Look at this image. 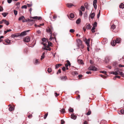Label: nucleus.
Here are the masks:
<instances>
[{
	"mask_svg": "<svg viewBox=\"0 0 124 124\" xmlns=\"http://www.w3.org/2000/svg\"><path fill=\"white\" fill-rule=\"evenodd\" d=\"M53 31V29L51 27V28H48L46 29V32L47 33H49L50 34V38L49 39L50 41L52 40V39H54L55 41H56V39L55 37V35L54 34H53L52 35V33Z\"/></svg>",
	"mask_w": 124,
	"mask_h": 124,
	"instance_id": "f257e3e1",
	"label": "nucleus"
},
{
	"mask_svg": "<svg viewBox=\"0 0 124 124\" xmlns=\"http://www.w3.org/2000/svg\"><path fill=\"white\" fill-rule=\"evenodd\" d=\"M111 73L116 75L119 74L122 77L124 78V74L122 72H120L119 71V69L118 68L115 69L114 71L111 72Z\"/></svg>",
	"mask_w": 124,
	"mask_h": 124,
	"instance_id": "f03ea898",
	"label": "nucleus"
},
{
	"mask_svg": "<svg viewBox=\"0 0 124 124\" xmlns=\"http://www.w3.org/2000/svg\"><path fill=\"white\" fill-rule=\"evenodd\" d=\"M121 41V39L120 38H118L116 39V40H114L111 43V45L112 46H114L116 43H120Z\"/></svg>",
	"mask_w": 124,
	"mask_h": 124,
	"instance_id": "7ed1b4c3",
	"label": "nucleus"
},
{
	"mask_svg": "<svg viewBox=\"0 0 124 124\" xmlns=\"http://www.w3.org/2000/svg\"><path fill=\"white\" fill-rule=\"evenodd\" d=\"M77 45L78 47L79 48H83L84 47V46L82 44V41L80 39H78L77 40Z\"/></svg>",
	"mask_w": 124,
	"mask_h": 124,
	"instance_id": "20e7f679",
	"label": "nucleus"
},
{
	"mask_svg": "<svg viewBox=\"0 0 124 124\" xmlns=\"http://www.w3.org/2000/svg\"><path fill=\"white\" fill-rule=\"evenodd\" d=\"M97 70V69L93 66H90L88 68V70H89L96 71Z\"/></svg>",
	"mask_w": 124,
	"mask_h": 124,
	"instance_id": "39448f33",
	"label": "nucleus"
},
{
	"mask_svg": "<svg viewBox=\"0 0 124 124\" xmlns=\"http://www.w3.org/2000/svg\"><path fill=\"white\" fill-rule=\"evenodd\" d=\"M90 39L89 38L88 39H87L86 38H85L84 40V41L85 42V43L86 44L87 46H90L89 43L90 41Z\"/></svg>",
	"mask_w": 124,
	"mask_h": 124,
	"instance_id": "423d86ee",
	"label": "nucleus"
},
{
	"mask_svg": "<svg viewBox=\"0 0 124 124\" xmlns=\"http://www.w3.org/2000/svg\"><path fill=\"white\" fill-rule=\"evenodd\" d=\"M23 41L25 42H28L30 41V38L29 37L27 36L24 39Z\"/></svg>",
	"mask_w": 124,
	"mask_h": 124,
	"instance_id": "0eeeda50",
	"label": "nucleus"
},
{
	"mask_svg": "<svg viewBox=\"0 0 124 124\" xmlns=\"http://www.w3.org/2000/svg\"><path fill=\"white\" fill-rule=\"evenodd\" d=\"M29 31V30H28L26 31H25L21 32V33L20 34V36H23L27 34L26 32H28Z\"/></svg>",
	"mask_w": 124,
	"mask_h": 124,
	"instance_id": "6e6552de",
	"label": "nucleus"
},
{
	"mask_svg": "<svg viewBox=\"0 0 124 124\" xmlns=\"http://www.w3.org/2000/svg\"><path fill=\"white\" fill-rule=\"evenodd\" d=\"M20 33H15L14 34H12L11 35V37L12 38H14L16 37H18L20 36Z\"/></svg>",
	"mask_w": 124,
	"mask_h": 124,
	"instance_id": "1a4fd4ad",
	"label": "nucleus"
},
{
	"mask_svg": "<svg viewBox=\"0 0 124 124\" xmlns=\"http://www.w3.org/2000/svg\"><path fill=\"white\" fill-rule=\"evenodd\" d=\"M31 18H32L34 19H38L39 20H41L42 19V18L41 17V16H39V17H38V16H34L33 17H31Z\"/></svg>",
	"mask_w": 124,
	"mask_h": 124,
	"instance_id": "9d476101",
	"label": "nucleus"
},
{
	"mask_svg": "<svg viewBox=\"0 0 124 124\" xmlns=\"http://www.w3.org/2000/svg\"><path fill=\"white\" fill-rule=\"evenodd\" d=\"M2 21H3V23H4L6 25H8L9 24V23L8 21H7L5 19L2 20Z\"/></svg>",
	"mask_w": 124,
	"mask_h": 124,
	"instance_id": "9b49d317",
	"label": "nucleus"
},
{
	"mask_svg": "<svg viewBox=\"0 0 124 124\" xmlns=\"http://www.w3.org/2000/svg\"><path fill=\"white\" fill-rule=\"evenodd\" d=\"M61 79L63 81H65L67 79V78L66 76H63L60 77Z\"/></svg>",
	"mask_w": 124,
	"mask_h": 124,
	"instance_id": "f8f14e48",
	"label": "nucleus"
},
{
	"mask_svg": "<svg viewBox=\"0 0 124 124\" xmlns=\"http://www.w3.org/2000/svg\"><path fill=\"white\" fill-rule=\"evenodd\" d=\"M71 118L74 120H75L77 118V116L74 114H71Z\"/></svg>",
	"mask_w": 124,
	"mask_h": 124,
	"instance_id": "ddd939ff",
	"label": "nucleus"
},
{
	"mask_svg": "<svg viewBox=\"0 0 124 124\" xmlns=\"http://www.w3.org/2000/svg\"><path fill=\"white\" fill-rule=\"evenodd\" d=\"M90 17L91 19H93L94 17L95 16V13H93L90 14Z\"/></svg>",
	"mask_w": 124,
	"mask_h": 124,
	"instance_id": "4468645a",
	"label": "nucleus"
},
{
	"mask_svg": "<svg viewBox=\"0 0 124 124\" xmlns=\"http://www.w3.org/2000/svg\"><path fill=\"white\" fill-rule=\"evenodd\" d=\"M67 5L69 8H71L72 6H74V5L72 3H68L67 4Z\"/></svg>",
	"mask_w": 124,
	"mask_h": 124,
	"instance_id": "2eb2a0df",
	"label": "nucleus"
},
{
	"mask_svg": "<svg viewBox=\"0 0 124 124\" xmlns=\"http://www.w3.org/2000/svg\"><path fill=\"white\" fill-rule=\"evenodd\" d=\"M86 28L87 29H90L91 28L90 25L89 24H88L86 26Z\"/></svg>",
	"mask_w": 124,
	"mask_h": 124,
	"instance_id": "dca6fc26",
	"label": "nucleus"
},
{
	"mask_svg": "<svg viewBox=\"0 0 124 124\" xmlns=\"http://www.w3.org/2000/svg\"><path fill=\"white\" fill-rule=\"evenodd\" d=\"M119 7L120 8H124V4L122 3H121L119 5Z\"/></svg>",
	"mask_w": 124,
	"mask_h": 124,
	"instance_id": "f3484780",
	"label": "nucleus"
},
{
	"mask_svg": "<svg viewBox=\"0 0 124 124\" xmlns=\"http://www.w3.org/2000/svg\"><path fill=\"white\" fill-rule=\"evenodd\" d=\"M25 19L24 16H22L21 17H20L18 18V20H23Z\"/></svg>",
	"mask_w": 124,
	"mask_h": 124,
	"instance_id": "a211bd4d",
	"label": "nucleus"
},
{
	"mask_svg": "<svg viewBox=\"0 0 124 124\" xmlns=\"http://www.w3.org/2000/svg\"><path fill=\"white\" fill-rule=\"evenodd\" d=\"M44 25V23L41 24L39 25H37L36 24H35V26L36 27H39L41 26L42 25Z\"/></svg>",
	"mask_w": 124,
	"mask_h": 124,
	"instance_id": "6ab92c4d",
	"label": "nucleus"
},
{
	"mask_svg": "<svg viewBox=\"0 0 124 124\" xmlns=\"http://www.w3.org/2000/svg\"><path fill=\"white\" fill-rule=\"evenodd\" d=\"M81 21V19L80 18L78 19L76 21V23L77 24H79Z\"/></svg>",
	"mask_w": 124,
	"mask_h": 124,
	"instance_id": "aec40b11",
	"label": "nucleus"
},
{
	"mask_svg": "<svg viewBox=\"0 0 124 124\" xmlns=\"http://www.w3.org/2000/svg\"><path fill=\"white\" fill-rule=\"evenodd\" d=\"M70 17L71 18H73L74 17V15L73 14L71 13L70 15Z\"/></svg>",
	"mask_w": 124,
	"mask_h": 124,
	"instance_id": "412c9836",
	"label": "nucleus"
},
{
	"mask_svg": "<svg viewBox=\"0 0 124 124\" xmlns=\"http://www.w3.org/2000/svg\"><path fill=\"white\" fill-rule=\"evenodd\" d=\"M8 13H4L2 14V15L4 17H5L8 14Z\"/></svg>",
	"mask_w": 124,
	"mask_h": 124,
	"instance_id": "4be33fe9",
	"label": "nucleus"
},
{
	"mask_svg": "<svg viewBox=\"0 0 124 124\" xmlns=\"http://www.w3.org/2000/svg\"><path fill=\"white\" fill-rule=\"evenodd\" d=\"M62 65V64H56V68L57 69V68L59 67Z\"/></svg>",
	"mask_w": 124,
	"mask_h": 124,
	"instance_id": "5701e85b",
	"label": "nucleus"
},
{
	"mask_svg": "<svg viewBox=\"0 0 124 124\" xmlns=\"http://www.w3.org/2000/svg\"><path fill=\"white\" fill-rule=\"evenodd\" d=\"M95 27H94V26H93L92 29L91 30V31L92 32H95Z\"/></svg>",
	"mask_w": 124,
	"mask_h": 124,
	"instance_id": "b1692460",
	"label": "nucleus"
},
{
	"mask_svg": "<svg viewBox=\"0 0 124 124\" xmlns=\"http://www.w3.org/2000/svg\"><path fill=\"white\" fill-rule=\"evenodd\" d=\"M97 3H93V5L94 8L95 9H96L97 8V6L96 5Z\"/></svg>",
	"mask_w": 124,
	"mask_h": 124,
	"instance_id": "393cba45",
	"label": "nucleus"
},
{
	"mask_svg": "<svg viewBox=\"0 0 124 124\" xmlns=\"http://www.w3.org/2000/svg\"><path fill=\"white\" fill-rule=\"evenodd\" d=\"M5 41L8 44L10 43V40L8 39H6Z\"/></svg>",
	"mask_w": 124,
	"mask_h": 124,
	"instance_id": "a878e982",
	"label": "nucleus"
},
{
	"mask_svg": "<svg viewBox=\"0 0 124 124\" xmlns=\"http://www.w3.org/2000/svg\"><path fill=\"white\" fill-rule=\"evenodd\" d=\"M29 19L28 18L26 19H25L24 20H23V23L25 22H29Z\"/></svg>",
	"mask_w": 124,
	"mask_h": 124,
	"instance_id": "bb28decb",
	"label": "nucleus"
},
{
	"mask_svg": "<svg viewBox=\"0 0 124 124\" xmlns=\"http://www.w3.org/2000/svg\"><path fill=\"white\" fill-rule=\"evenodd\" d=\"M14 108L13 107H11L9 108V110L10 111H11L14 109Z\"/></svg>",
	"mask_w": 124,
	"mask_h": 124,
	"instance_id": "cd10ccee",
	"label": "nucleus"
},
{
	"mask_svg": "<svg viewBox=\"0 0 124 124\" xmlns=\"http://www.w3.org/2000/svg\"><path fill=\"white\" fill-rule=\"evenodd\" d=\"M60 111L61 113H64L65 112V109L64 108H62L60 110Z\"/></svg>",
	"mask_w": 124,
	"mask_h": 124,
	"instance_id": "c85d7f7f",
	"label": "nucleus"
},
{
	"mask_svg": "<svg viewBox=\"0 0 124 124\" xmlns=\"http://www.w3.org/2000/svg\"><path fill=\"white\" fill-rule=\"evenodd\" d=\"M13 11L15 15V16H16L17 14V11L15 10H14Z\"/></svg>",
	"mask_w": 124,
	"mask_h": 124,
	"instance_id": "c756f323",
	"label": "nucleus"
},
{
	"mask_svg": "<svg viewBox=\"0 0 124 124\" xmlns=\"http://www.w3.org/2000/svg\"><path fill=\"white\" fill-rule=\"evenodd\" d=\"M116 26L114 24H113L111 26V28L112 29H113V30L115 29L116 28Z\"/></svg>",
	"mask_w": 124,
	"mask_h": 124,
	"instance_id": "7c9ffc66",
	"label": "nucleus"
},
{
	"mask_svg": "<svg viewBox=\"0 0 124 124\" xmlns=\"http://www.w3.org/2000/svg\"><path fill=\"white\" fill-rule=\"evenodd\" d=\"M80 9L83 11H84L85 10V8L83 6H82L80 7Z\"/></svg>",
	"mask_w": 124,
	"mask_h": 124,
	"instance_id": "2f4dec72",
	"label": "nucleus"
},
{
	"mask_svg": "<svg viewBox=\"0 0 124 124\" xmlns=\"http://www.w3.org/2000/svg\"><path fill=\"white\" fill-rule=\"evenodd\" d=\"M69 111L70 112H73L74 111V110L72 108H70L69 109Z\"/></svg>",
	"mask_w": 124,
	"mask_h": 124,
	"instance_id": "473e14b6",
	"label": "nucleus"
},
{
	"mask_svg": "<svg viewBox=\"0 0 124 124\" xmlns=\"http://www.w3.org/2000/svg\"><path fill=\"white\" fill-rule=\"evenodd\" d=\"M35 63L36 64H38L39 63V60L37 59L35 61Z\"/></svg>",
	"mask_w": 124,
	"mask_h": 124,
	"instance_id": "72a5a7b5",
	"label": "nucleus"
},
{
	"mask_svg": "<svg viewBox=\"0 0 124 124\" xmlns=\"http://www.w3.org/2000/svg\"><path fill=\"white\" fill-rule=\"evenodd\" d=\"M91 113V111L90 110H89L88 112L86 113V114L87 115H90Z\"/></svg>",
	"mask_w": 124,
	"mask_h": 124,
	"instance_id": "f704fd0d",
	"label": "nucleus"
},
{
	"mask_svg": "<svg viewBox=\"0 0 124 124\" xmlns=\"http://www.w3.org/2000/svg\"><path fill=\"white\" fill-rule=\"evenodd\" d=\"M52 70V69L51 68H48V70H47V71L48 72H49V73Z\"/></svg>",
	"mask_w": 124,
	"mask_h": 124,
	"instance_id": "c9c22d12",
	"label": "nucleus"
},
{
	"mask_svg": "<svg viewBox=\"0 0 124 124\" xmlns=\"http://www.w3.org/2000/svg\"><path fill=\"white\" fill-rule=\"evenodd\" d=\"M100 73H104V74H106V72L105 71H100Z\"/></svg>",
	"mask_w": 124,
	"mask_h": 124,
	"instance_id": "e433bc0d",
	"label": "nucleus"
},
{
	"mask_svg": "<svg viewBox=\"0 0 124 124\" xmlns=\"http://www.w3.org/2000/svg\"><path fill=\"white\" fill-rule=\"evenodd\" d=\"M35 19H29V22H35Z\"/></svg>",
	"mask_w": 124,
	"mask_h": 124,
	"instance_id": "4c0bfd02",
	"label": "nucleus"
},
{
	"mask_svg": "<svg viewBox=\"0 0 124 124\" xmlns=\"http://www.w3.org/2000/svg\"><path fill=\"white\" fill-rule=\"evenodd\" d=\"M97 23L96 22H95L93 24V26H94V27H95L97 26Z\"/></svg>",
	"mask_w": 124,
	"mask_h": 124,
	"instance_id": "58836bf2",
	"label": "nucleus"
},
{
	"mask_svg": "<svg viewBox=\"0 0 124 124\" xmlns=\"http://www.w3.org/2000/svg\"><path fill=\"white\" fill-rule=\"evenodd\" d=\"M70 32L71 33H73L75 32V31L74 29H70Z\"/></svg>",
	"mask_w": 124,
	"mask_h": 124,
	"instance_id": "ea45409f",
	"label": "nucleus"
},
{
	"mask_svg": "<svg viewBox=\"0 0 124 124\" xmlns=\"http://www.w3.org/2000/svg\"><path fill=\"white\" fill-rule=\"evenodd\" d=\"M4 38V36H0V42H1L2 40L1 39L2 38Z\"/></svg>",
	"mask_w": 124,
	"mask_h": 124,
	"instance_id": "a19ab883",
	"label": "nucleus"
},
{
	"mask_svg": "<svg viewBox=\"0 0 124 124\" xmlns=\"http://www.w3.org/2000/svg\"><path fill=\"white\" fill-rule=\"evenodd\" d=\"M66 62L67 63V64L69 66H70V64L69 61L68 60H67Z\"/></svg>",
	"mask_w": 124,
	"mask_h": 124,
	"instance_id": "79ce46f5",
	"label": "nucleus"
},
{
	"mask_svg": "<svg viewBox=\"0 0 124 124\" xmlns=\"http://www.w3.org/2000/svg\"><path fill=\"white\" fill-rule=\"evenodd\" d=\"M88 4L87 3H85L84 5V6L86 8H88Z\"/></svg>",
	"mask_w": 124,
	"mask_h": 124,
	"instance_id": "37998d69",
	"label": "nucleus"
},
{
	"mask_svg": "<svg viewBox=\"0 0 124 124\" xmlns=\"http://www.w3.org/2000/svg\"><path fill=\"white\" fill-rule=\"evenodd\" d=\"M47 115H48V113H47L45 115H44V119H46V117L47 116Z\"/></svg>",
	"mask_w": 124,
	"mask_h": 124,
	"instance_id": "c03bdc74",
	"label": "nucleus"
},
{
	"mask_svg": "<svg viewBox=\"0 0 124 124\" xmlns=\"http://www.w3.org/2000/svg\"><path fill=\"white\" fill-rule=\"evenodd\" d=\"M27 8L26 6L25 5L23 6L22 7V8Z\"/></svg>",
	"mask_w": 124,
	"mask_h": 124,
	"instance_id": "a18cd8bd",
	"label": "nucleus"
},
{
	"mask_svg": "<svg viewBox=\"0 0 124 124\" xmlns=\"http://www.w3.org/2000/svg\"><path fill=\"white\" fill-rule=\"evenodd\" d=\"M3 8L2 7L0 6V12L3 11Z\"/></svg>",
	"mask_w": 124,
	"mask_h": 124,
	"instance_id": "49530a36",
	"label": "nucleus"
},
{
	"mask_svg": "<svg viewBox=\"0 0 124 124\" xmlns=\"http://www.w3.org/2000/svg\"><path fill=\"white\" fill-rule=\"evenodd\" d=\"M45 57V55H42L41 56V58L40 59V60H42V59L44 58Z\"/></svg>",
	"mask_w": 124,
	"mask_h": 124,
	"instance_id": "de8ad7c7",
	"label": "nucleus"
},
{
	"mask_svg": "<svg viewBox=\"0 0 124 124\" xmlns=\"http://www.w3.org/2000/svg\"><path fill=\"white\" fill-rule=\"evenodd\" d=\"M79 63H80L81 64H84L83 61L82 60H80L79 62Z\"/></svg>",
	"mask_w": 124,
	"mask_h": 124,
	"instance_id": "09e8293b",
	"label": "nucleus"
},
{
	"mask_svg": "<svg viewBox=\"0 0 124 124\" xmlns=\"http://www.w3.org/2000/svg\"><path fill=\"white\" fill-rule=\"evenodd\" d=\"M121 113L122 114H123L124 113V110L123 109H121L120 111Z\"/></svg>",
	"mask_w": 124,
	"mask_h": 124,
	"instance_id": "8fccbe9b",
	"label": "nucleus"
},
{
	"mask_svg": "<svg viewBox=\"0 0 124 124\" xmlns=\"http://www.w3.org/2000/svg\"><path fill=\"white\" fill-rule=\"evenodd\" d=\"M65 123V122L63 120H62L61 121V124H63Z\"/></svg>",
	"mask_w": 124,
	"mask_h": 124,
	"instance_id": "3c124183",
	"label": "nucleus"
},
{
	"mask_svg": "<svg viewBox=\"0 0 124 124\" xmlns=\"http://www.w3.org/2000/svg\"><path fill=\"white\" fill-rule=\"evenodd\" d=\"M79 15L80 16H81L82 15V12L81 11H79Z\"/></svg>",
	"mask_w": 124,
	"mask_h": 124,
	"instance_id": "603ef678",
	"label": "nucleus"
},
{
	"mask_svg": "<svg viewBox=\"0 0 124 124\" xmlns=\"http://www.w3.org/2000/svg\"><path fill=\"white\" fill-rule=\"evenodd\" d=\"M48 44L49 45V46H51V45H52V43H51V42L50 41H48Z\"/></svg>",
	"mask_w": 124,
	"mask_h": 124,
	"instance_id": "864d4df0",
	"label": "nucleus"
},
{
	"mask_svg": "<svg viewBox=\"0 0 124 124\" xmlns=\"http://www.w3.org/2000/svg\"><path fill=\"white\" fill-rule=\"evenodd\" d=\"M12 1V0H7V1L8 3H10Z\"/></svg>",
	"mask_w": 124,
	"mask_h": 124,
	"instance_id": "5fc2aeb1",
	"label": "nucleus"
},
{
	"mask_svg": "<svg viewBox=\"0 0 124 124\" xmlns=\"http://www.w3.org/2000/svg\"><path fill=\"white\" fill-rule=\"evenodd\" d=\"M83 77V76L82 75H79L78 76V78H81L82 77Z\"/></svg>",
	"mask_w": 124,
	"mask_h": 124,
	"instance_id": "6e6d98bb",
	"label": "nucleus"
},
{
	"mask_svg": "<svg viewBox=\"0 0 124 124\" xmlns=\"http://www.w3.org/2000/svg\"><path fill=\"white\" fill-rule=\"evenodd\" d=\"M61 72V71L59 69L58 70V72H57V74H58V73H60Z\"/></svg>",
	"mask_w": 124,
	"mask_h": 124,
	"instance_id": "4d7b16f0",
	"label": "nucleus"
},
{
	"mask_svg": "<svg viewBox=\"0 0 124 124\" xmlns=\"http://www.w3.org/2000/svg\"><path fill=\"white\" fill-rule=\"evenodd\" d=\"M42 41L43 42L46 41V39L45 38H43L42 39Z\"/></svg>",
	"mask_w": 124,
	"mask_h": 124,
	"instance_id": "13d9d810",
	"label": "nucleus"
},
{
	"mask_svg": "<svg viewBox=\"0 0 124 124\" xmlns=\"http://www.w3.org/2000/svg\"><path fill=\"white\" fill-rule=\"evenodd\" d=\"M124 65H122L121 64H119V67H124Z\"/></svg>",
	"mask_w": 124,
	"mask_h": 124,
	"instance_id": "bf43d9fd",
	"label": "nucleus"
},
{
	"mask_svg": "<svg viewBox=\"0 0 124 124\" xmlns=\"http://www.w3.org/2000/svg\"><path fill=\"white\" fill-rule=\"evenodd\" d=\"M37 32L38 34H40L41 33V32L39 30H38L37 31Z\"/></svg>",
	"mask_w": 124,
	"mask_h": 124,
	"instance_id": "052dcab7",
	"label": "nucleus"
},
{
	"mask_svg": "<svg viewBox=\"0 0 124 124\" xmlns=\"http://www.w3.org/2000/svg\"><path fill=\"white\" fill-rule=\"evenodd\" d=\"M55 96L56 97H57L59 95V94H57L56 93H55Z\"/></svg>",
	"mask_w": 124,
	"mask_h": 124,
	"instance_id": "680f3d73",
	"label": "nucleus"
},
{
	"mask_svg": "<svg viewBox=\"0 0 124 124\" xmlns=\"http://www.w3.org/2000/svg\"><path fill=\"white\" fill-rule=\"evenodd\" d=\"M86 73L88 74H91V71H87L86 72Z\"/></svg>",
	"mask_w": 124,
	"mask_h": 124,
	"instance_id": "e2e57ef3",
	"label": "nucleus"
},
{
	"mask_svg": "<svg viewBox=\"0 0 124 124\" xmlns=\"http://www.w3.org/2000/svg\"><path fill=\"white\" fill-rule=\"evenodd\" d=\"M57 18V16H53V18L54 19V20H55L56 19V18Z\"/></svg>",
	"mask_w": 124,
	"mask_h": 124,
	"instance_id": "0e129e2a",
	"label": "nucleus"
},
{
	"mask_svg": "<svg viewBox=\"0 0 124 124\" xmlns=\"http://www.w3.org/2000/svg\"><path fill=\"white\" fill-rule=\"evenodd\" d=\"M97 0H93V3H97Z\"/></svg>",
	"mask_w": 124,
	"mask_h": 124,
	"instance_id": "69168bd1",
	"label": "nucleus"
},
{
	"mask_svg": "<svg viewBox=\"0 0 124 124\" xmlns=\"http://www.w3.org/2000/svg\"><path fill=\"white\" fill-rule=\"evenodd\" d=\"M62 70L64 71L65 70V69H66L64 67H63L62 68Z\"/></svg>",
	"mask_w": 124,
	"mask_h": 124,
	"instance_id": "338daca9",
	"label": "nucleus"
},
{
	"mask_svg": "<svg viewBox=\"0 0 124 124\" xmlns=\"http://www.w3.org/2000/svg\"><path fill=\"white\" fill-rule=\"evenodd\" d=\"M80 98V95H78V96L76 98V99H79Z\"/></svg>",
	"mask_w": 124,
	"mask_h": 124,
	"instance_id": "774afa93",
	"label": "nucleus"
}]
</instances>
